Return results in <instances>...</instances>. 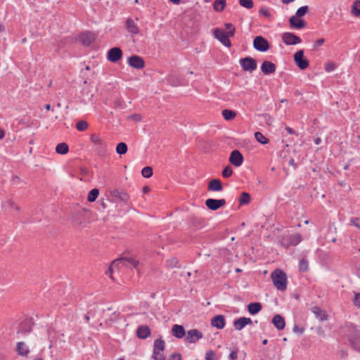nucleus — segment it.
Here are the masks:
<instances>
[{
	"instance_id": "nucleus-40",
	"label": "nucleus",
	"mask_w": 360,
	"mask_h": 360,
	"mask_svg": "<svg viewBox=\"0 0 360 360\" xmlns=\"http://www.w3.org/2000/svg\"><path fill=\"white\" fill-rule=\"evenodd\" d=\"M308 11H309L308 6H303L297 10L295 15H296V17L302 18L305 14H307Z\"/></svg>"
},
{
	"instance_id": "nucleus-6",
	"label": "nucleus",
	"mask_w": 360,
	"mask_h": 360,
	"mask_svg": "<svg viewBox=\"0 0 360 360\" xmlns=\"http://www.w3.org/2000/svg\"><path fill=\"white\" fill-rule=\"evenodd\" d=\"M253 47L257 51L265 52L269 49L270 44L262 36H257L253 40Z\"/></svg>"
},
{
	"instance_id": "nucleus-54",
	"label": "nucleus",
	"mask_w": 360,
	"mask_h": 360,
	"mask_svg": "<svg viewBox=\"0 0 360 360\" xmlns=\"http://www.w3.org/2000/svg\"><path fill=\"white\" fill-rule=\"evenodd\" d=\"M230 360H236L238 358V350L236 349L235 350H232L229 356Z\"/></svg>"
},
{
	"instance_id": "nucleus-23",
	"label": "nucleus",
	"mask_w": 360,
	"mask_h": 360,
	"mask_svg": "<svg viewBox=\"0 0 360 360\" xmlns=\"http://www.w3.org/2000/svg\"><path fill=\"white\" fill-rule=\"evenodd\" d=\"M125 27L128 32L131 33V34L135 35L139 32V27L131 18L127 19L125 22Z\"/></svg>"
},
{
	"instance_id": "nucleus-39",
	"label": "nucleus",
	"mask_w": 360,
	"mask_h": 360,
	"mask_svg": "<svg viewBox=\"0 0 360 360\" xmlns=\"http://www.w3.org/2000/svg\"><path fill=\"white\" fill-rule=\"evenodd\" d=\"M89 124L84 120H80L76 124V129L79 131H84L87 129Z\"/></svg>"
},
{
	"instance_id": "nucleus-9",
	"label": "nucleus",
	"mask_w": 360,
	"mask_h": 360,
	"mask_svg": "<svg viewBox=\"0 0 360 360\" xmlns=\"http://www.w3.org/2000/svg\"><path fill=\"white\" fill-rule=\"evenodd\" d=\"M282 40L283 42L288 46L295 45L302 42V39L300 37L292 32H288L283 33Z\"/></svg>"
},
{
	"instance_id": "nucleus-31",
	"label": "nucleus",
	"mask_w": 360,
	"mask_h": 360,
	"mask_svg": "<svg viewBox=\"0 0 360 360\" xmlns=\"http://www.w3.org/2000/svg\"><path fill=\"white\" fill-rule=\"evenodd\" d=\"M251 200L250 195L247 192H243L239 198L240 205H247L250 203Z\"/></svg>"
},
{
	"instance_id": "nucleus-56",
	"label": "nucleus",
	"mask_w": 360,
	"mask_h": 360,
	"mask_svg": "<svg viewBox=\"0 0 360 360\" xmlns=\"http://www.w3.org/2000/svg\"><path fill=\"white\" fill-rule=\"evenodd\" d=\"M121 106H122V101L120 99H117L114 102V108H120Z\"/></svg>"
},
{
	"instance_id": "nucleus-19",
	"label": "nucleus",
	"mask_w": 360,
	"mask_h": 360,
	"mask_svg": "<svg viewBox=\"0 0 360 360\" xmlns=\"http://www.w3.org/2000/svg\"><path fill=\"white\" fill-rule=\"evenodd\" d=\"M211 325L218 329H222L226 325L224 316L223 315H217L211 320Z\"/></svg>"
},
{
	"instance_id": "nucleus-15",
	"label": "nucleus",
	"mask_w": 360,
	"mask_h": 360,
	"mask_svg": "<svg viewBox=\"0 0 360 360\" xmlns=\"http://www.w3.org/2000/svg\"><path fill=\"white\" fill-rule=\"evenodd\" d=\"M202 338V333L197 329H191L187 332L186 340L190 343H195Z\"/></svg>"
},
{
	"instance_id": "nucleus-64",
	"label": "nucleus",
	"mask_w": 360,
	"mask_h": 360,
	"mask_svg": "<svg viewBox=\"0 0 360 360\" xmlns=\"http://www.w3.org/2000/svg\"><path fill=\"white\" fill-rule=\"evenodd\" d=\"M149 190H150V188H149L148 186H144V187L143 188V193H147V192H148V191H149Z\"/></svg>"
},
{
	"instance_id": "nucleus-18",
	"label": "nucleus",
	"mask_w": 360,
	"mask_h": 360,
	"mask_svg": "<svg viewBox=\"0 0 360 360\" xmlns=\"http://www.w3.org/2000/svg\"><path fill=\"white\" fill-rule=\"evenodd\" d=\"M276 69V65L268 60H264L261 65V70L264 75L274 73Z\"/></svg>"
},
{
	"instance_id": "nucleus-7",
	"label": "nucleus",
	"mask_w": 360,
	"mask_h": 360,
	"mask_svg": "<svg viewBox=\"0 0 360 360\" xmlns=\"http://www.w3.org/2000/svg\"><path fill=\"white\" fill-rule=\"evenodd\" d=\"M294 61L296 65L300 70H305L309 67L308 60L304 57V51L302 49L297 51L293 56Z\"/></svg>"
},
{
	"instance_id": "nucleus-20",
	"label": "nucleus",
	"mask_w": 360,
	"mask_h": 360,
	"mask_svg": "<svg viewBox=\"0 0 360 360\" xmlns=\"http://www.w3.org/2000/svg\"><path fill=\"white\" fill-rule=\"evenodd\" d=\"M151 334L149 326L144 325L140 326L136 330V335L140 339H146Z\"/></svg>"
},
{
	"instance_id": "nucleus-36",
	"label": "nucleus",
	"mask_w": 360,
	"mask_h": 360,
	"mask_svg": "<svg viewBox=\"0 0 360 360\" xmlns=\"http://www.w3.org/2000/svg\"><path fill=\"white\" fill-rule=\"evenodd\" d=\"M116 152L119 155H124L127 152V146L124 142L119 143L116 146Z\"/></svg>"
},
{
	"instance_id": "nucleus-57",
	"label": "nucleus",
	"mask_w": 360,
	"mask_h": 360,
	"mask_svg": "<svg viewBox=\"0 0 360 360\" xmlns=\"http://www.w3.org/2000/svg\"><path fill=\"white\" fill-rule=\"evenodd\" d=\"M324 42L323 39H319L316 41V46H321Z\"/></svg>"
},
{
	"instance_id": "nucleus-11",
	"label": "nucleus",
	"mask_w": 360,
	"mask_h": 360,
	"mask_svg": "<svg viewBox=\"0 0 360 360\" xmlns=\"http://www.w3.org/2000/svg\"><path fill=\"white\" fill-rule=\"evenodd\" d=\"M290 27L293 30H301L306 27L307 22L302 18L292 15L289 18Z\"/></svg>"
},
{
	"instance_id": "nucleus-16",
	"label": "nucleus",
	"mask_w": 360,
	"mask_h": 360,
	"mask_svg": "<svg viewBox=\"0 0 360 360\" xmlns=\"http://www.w3.org/2000/svg\"><path fill=\"white\" fill-rule=\"evenodd\" d=\"M128 63L131 67L136 69H141L144 67L143 59L136 55L130 56L128 59Z\"/></svg>"
},
{
	"instance_id": "nucleus-38",
	"label": "nucleus",
	"mask_w": 360,
	"mask_h": 360,
	"mask_svg": "<svg viewBox=\"0 0 360 360\" xmlns=\"http://www.w3.org/2000/svg\"><path fill=\"white\" fill-rule=\"evenodd\" d=\"M352 12L356 16L360 15V1H355L352 6Z\"/></svg>"
},
{
	"instance_id": "nucleus-12",
	"label": "nucleus",
	"mask_w": 360,
	"mask_h": 360,
	"mask_svg": "<svg viewBox=\"0 0 360 360\" xmlns=\"http://www.w3.org/2000/svg\"><path fill=\"white\" fill-rule=\"evenodd\" d=\"M226 204L224 199L208 198L205 200V205L212 211H216Z\"/></svg>"
},
{
	"instance_id": "nucleus-63",
	"label": "nucleus",
	"mask_w": 360,
	"mask_h": 360,
	"mask_svg": "<svg viewBox=\"0 0 360 360\" xmlns=\"http://www.w3.org/2000/svg\"><path fill=\"white\" fill-rule=\"evenodd\" d=\"M169 1L172 2L174 4H179L181 3V0H169Z\"/></svg>"
},
{
	"instance_id": "nucleus-33",
	"label": "nucleus",
	"mask_w": 360,
	"mask_h": 360,
	"mask_svg": "<svg viewBox=\"0 0 360 360\" xmlns=\"http://www.w3.org/2000/svg\"><path fill=\"white\" fill-rule=\"evenodd\" d=\"M255 139L260 143L264 145L269 143V140L262 133L257 131L255 133Z\"/></svg>"
},
{
	"instance_id": "nucleus-8",
	"label": "nucleus",
	"mask_w": 360,
	"mask_h": 360,
	"mask_svg": "<svg viewBox=\"0 0 360 360\" xmlns=\"http://www.w3.org/2000/svg\"><path fill=\"white\" fill-rule=\"evenodd\" d=\"M239 63L243 70L245 71L252 72L257 69V61L251 57L240 58Z\"/></svg>"
},
{
	"instance_id": "nucleus-34",
	"label": "nucleus",
	"mask_w": 360,
	"mask_h": 360,
	"mask_svg": "<svg viewBox=\"0 0 360 360\" xmlns=\"http://www.w3.org/2000/svg\"><path fill=\"white\" fill-rule=\"evenodd\" d=\"M222 115L226 120H231L236 116V113L233 110L225 109L222 111Z\"/></svg>"
},
{
	"instance_id": "nucleus-17",
	"label": "nucleus",
	"mask_w": 360,
	"mask_h": 360,
	"mask_svg": "<svg viewBox=\"0 0 360 360\" xmlns=\"http://www.w3.org/2000/svg\"><path fill=\"white\" fill-rule=\"evenodd\" d=\"M250 318L240 317L233 321V326L236 330H241L245 326L252 324Z\"/></svg>"
},
{
	"instance_id": "nucleus-45",
	"label": "nucleus",
	"mask_w": 360,
	"mask_h": 360,
	"mask_svg": "<svg viewBox=\"0 0 360 360\" xmlns=\"http://www.w3.org/2000/svg\"><path fill=\"white\" fill-rule=\"evenodd\" d=\"M232 174L233 169L229 165L225 167L222 171V176L224 178H229L232 175Z\"/></svg>"
},
{
	"instance_id": "nucleus-26",
	"label": "nucleus",
	"mask_w": 360,
	"mask_h": 360,
	"mask_svg": "<svg viewBox=\"0 0 360 360\" xmlns=\"http://www.w3.org/2000/svg\"><path fill=\"white\" fill-rule=\"evenodd\" d=\"M349 341L356 350L360 351V330L355 331L351 335Z\"/></svg>"
},
{
	"instance_id": "nucleus-35",
	"label": "nucleus",
	"mask_w": 360,
	"mask_h": 360,
	"mask_svg": "<svg viewBox=\"0 0 360 360\" xmlns=\"http://www.w3.org/2000/svg\"><path fill=\"white\" fill-rule=\"evenodd\" d=\"M99 195V191L98 188H93L91 190L87 196V200L89 202H94Z\"/></svg>"
},
{
	"instance_id": "nucleus-47",
	"label": "nucleus",
	"mask_w": 360,
	"mask_h": 360,
	"mask_svg": "<svg viewBox=\"0 0 360 360\" xmlns=\"http://www.w3.org/2000/svg\"><path fill=\"white\" fill-rule=\"evenodd\" d=\"M205 359L206 360H217L216 358V354L214 351L208 350L205 354Z\"/></svg>"
},
{
	"instance_id": "nucleus-48",
	"label": "nucleus",
	"mask_w": 360,
	"mask_h": 360,
	"mask_svg": "<svg viewBox=\"0 0 360 360\" xmlns=\"http://www.w3.org/2000/svg\"><path fill=\"white\" fill-rule=\"evenodd\" d=\"M259 13L263 15L266 18H270L271 15L269 10L266 8H261L259 11Z\"/></svg>"
},
{
	"instance_id": "nucleus-22",
	"label": "nucleus",
	"mask_w": 360,
	"mask_h": 360,
	"mask_svg": "<svg viewBox=\"0 0 360 360\" xmlns=\"http://www.w3.org/2000/svg\"><path fill=\"white\" fill-rule=\"evenodd\" d=\"M15 351L19 356L27 357L30 354V349L24 342H18L16 345Z\"/></svg>"
},
{
	"instance_id": "nucleus-60",
	"label": "nucleus",
	"mask_w": 360,
	"mask_h": 360,
	"mask_svg": "<svg viewBox=\"0 0 360 360\" xmlns=\"http://www.w3.org/2000/svg\"><path fill=\"white\" fill-rule=\"evenodd\" d=\"M133 117L134 119L136 120V121H140L141 120V115H139V114H135L133 115Z\"/></svg>"
},
{
	"instance_id": "nucleus-61",
	"label": "nucleus",
	"mask_w": 360,
	"mask_h": 360,
	"mask_svg": "<svg viewBox=\"0 0 360 360\" xmlns=\"http://www.w3.org/2000/svg\"><path fill=\"white\" fill-rule=\"evenodd\" d=\"M5 136L4 131L0 128V140L2 139Z\"/></svg>"
},
{
	"instance_id": "nucleus-41",
	"label": "nucleus",
	"mask_w": 360,
	"mask_h": 360,
	"mask_svg": "<svg viewBox=\"0 0 360 360\" xmlns=\"http://www.w3.org/2000/svg\"><path fill=\"white\" fill-rule=\"evenodd\" d=\"M224 27L226 30V32H227L229 36H234V34L236 32V28L232 23H225Z\"/></svg>"
},
{
	"instance_id": "nucleus-25",
	"label": "nucleus",
	"mask_w": 360,
	"mask_h": 360,
	"mask_svg": "<svg viewBox=\"0 0 360 360\" xmlns=\"http://www.w3.org/2000/svg\"><path fill=\"white\" fill-rule=\"evenodd\" d=\"M272 323L278 330H283L285 326V321L284 318L280 315L276 314L272 319Z\"/></svg>"
},
{
	"instance_id": "nucleus-10",
	"label": "nucleus",
	"mask_w": 360,
	"mask_h": 360,
	"mask_svg": "<svg viewBox=\"0 0 360 360\" xmlns=\"http://www.w3.org/2000/svg\"><path fill=\"white\" fill-rule=\"evenodd\" d=\"M123 53L120 48L113 47L111 48L107 54V59L112 63H117L122 57Z\"/></svg>"
},
{
	"instance_id": "nucleus-42",
	"label": "nucleus",
	"mask_w": 360,
	"mask_h": 360,
	"mask_svg": "<svg viewBox=\"0 0 360 360\" xmlns=\"http://www.w3.org/2000/svg\"><path fill=\"white\" fill-rule=\"evenodd\" d=\"M153 169L151 167H145L141 170V174L145 178H150L153 175Z\"/></svg>"
},
{
	"instance_id": "nucleus-29",
	"label": "nucleus",
	"mask_w": 360,
	"mask_h": 360,
	"mask_svg": "<svg viewBox=\"0 0 360 360\" xmlns=\"http://www.w3.org/2000/svg\"><path fill=\"white\" fill-rule=\"evenodd\" d=\"M69 151V146L66 143H60L56 147V152L58 154L65 155Z\"/></svg>"
},
{
	"instance_id": "nucleus-13",
	"label": "nucleus",
	"mask_w": 360,
	"mask_h": 360,
	"mask_svg": "<svg viewBox=\"0 0 360 360\" xmlns=\"http://www.w3.org/2000/svg\"><path fill=\"white\" fill-rule=\"evenodd\" d=\"M81 43L86 46H89L96 40V35L91 32H85L79 36Z\"/></svg>"
},
{
	"instance_id": "nucleus-21",
	"label": "nucleus",
	"mask_w": 360,
	"mask_h": 360,
	"mask_svg": "<svg viewBox=\"0 0 360 360\" xmlns=\"http://www.w3.org/2000/svg\"><path fill=\"white\" fill-rule=\"evenodd\" d=\"M311 311L319 320L323 321L328 319V316L326 312L319 307L314 306L311 307Z\"/></svg>"
},
{
	"instance_id": "nucleus-44",
	"label": "nucleus",
	"mask_w": 360,
	"mask_h": 360,
	"mask_svg": "<svg viewBox=\"0 0 360 360\" xmlns=\"http://www.w3.org/2000/svg\"><path fill=\"white\" fill-rule=\"evenodd\" d=\"M166 263H167V267L173 269L175 267H178L179 261L176 257H172V258L167 259Z\"/></svg>"
},
{
	"instance_id": "nucleus-51",
	"label": "nucleus",
	"mask_w": 360,
	"mask_h": 360,
	"mask_svg": "<svg viewBox=\"0 0 360 360\" xmlns=\"http://www.w3.org/2000/svg\"><path fill=\"white\" fill-rule=\"evenodd\" d=\"M353 302L356 307H360V292L355 294Z\"/></svg>"
},
{
	"instance_id": "nucleus-2",
	"label": "nucleus",
	"mask_w": 360,
	"mask_h": 360,
	"mask_svg": "<svg viewBox=\"0 0 360 360\" xmlns=\"http://www.w3.org/2000/svg\"><path fill=\"white\" fill-rule=\"evenodd\" d=\"M139 262L134 258L121 257L112 262L108 270L106 271V274H108L109 272L112 274L115 269H118L120 266H127L135 268L137 266Z\"/></svg>"
},
{
	"instance_id": "nucleus-30",
	"label": "nucleus",
	"mask_w": 360,
	"mask_h": 360,
	"mask_svg": "<svg viewBox=\"0 0 360 360\" xmlns=\"http://www.w3.org/2000/svg\"><path fill=\"white\" fill-rule=\"evenodd\" d=\"M165 347V342L161 338L157 339L154 342L153 351L163 352Z\"/></svg>"
},
{
	"instance_id": "nucleus-58",
	"label": "nucleus",
	"mask_w": 360,
	"mask_h": 360,
	"mask_svg": "<svg viewBox=\"0 0 360 360\" xmlns=\"http://www.w3.org/2000/svg\"><path fill=\"white\" fill-rule=\"evenodd\" d=\"M285 130L288 131V133L289 134H295V131L290 128V127H285Z\"/></svg>"
},
{
	"instance_id": "nucleus-53",
	"label": "nucleus",
	"mask_w": 360,
	"mask_h": 360,
	"mask_svg": "<svg viewBox=\"0 0 360 360\" xmlns=\"http://www.w3.org/2000/svg\"><path fill=\"white\" fill-rule=\"evenodd\" d=\"M119 198H120L121 200L127 202L129 200V196L127 194V193L122 191L120 193Z\"/></svg>"
},
{
	"instance_id": "nucleus-37",
	"label": "nucleus",
	"mask_w": 360,
	"mask_h": 360,
	"mask_svg": "<svg viewBox=\"0 0 360 360\" xmlns=\"http://www.w3.org/2000/svg\"><path fill=\"white\" fill-rule=\"evenodd\" d=\"M309 269V262L306 258H302L299 263V270L302 272L307 271Z\"/></svg>"
},
{
	"instance_id": "nucleus-3",
	"label": "nucleus",
	"mask_w": 360,
	"mask_h": 360,
	"mask_svg": "<svg viewBox=\"0 0 360 360\" xmlns=\"http://www.w3.org/2000/svg\"><path fill=\"white\" fill-rule=\"evenodd\" d=\"M90 141L94 145V150L99 156H105L107 153V143L97 134L90 136Z\"/></svg>"
},
{
	"instance_id": "nucleus-14",
	"label": "nucleus",
	"mask_w": 360,
	"mask_h": 360,
	"mask_svg": "<svg viewBox=\"0 0 360 360\" xmlns=\"http://www.w3.org/2000/svg\"><path fill=\"white\" fill-rule=\"evenodd\" d=\"M230 162L236 167H240L243 162V156L238 150L231 152L229 157Z\"/></svg>"
},
{
	"instance_id": "nucleus-24",
	"label": "nucleus",
	"mask_w": 360,
	"mask_h": 360,
	"mask_svg": "<svg viewBox=\"0 0 360 360\" xmlns=\"http://www.w3.org/2000/svg\"><path fill=\"white\" fill-rule=\"evenodd\" d=\"M207 189L212 191H221L223 190L222 184L219 179H213L209 182Z\"/></svg>"
},
{
	"instance_id": "nucleus-27",
	"label": "nucleus",
	"mask_w": 360,
	"mask_h": 360,
	"mask_svg": "<svg viewBox=\"0 0 360 360\" xmlns=\"http://www.w3.org/2000/svg\"><path fill=\"white\" fill-rule=\"evenodd\" d=\"M172 335L177 338H182L186 334L184 327L177 324L172 326Z\"/></svg>"
},
{
	"instance_id": "nucleus-28",
	"label": "nucleus",
	"mask_w": 360,
	"mask_h": 360,
	"mask_svg": "<svg viewBox=\"0 0 360 360\" xmlns=\"http://www.w3.org/2000/svg\"><path fill=\"white\" fill-rule=\"evenodd\" d=\"M262 306L259 302H252L248 304V310L252 315L259 313L262 310Z\"/></svg>"
},
{
	"instance_id": "nucleus-4",
	"label": "nucleus",
	"mask_w": 360,
	"mask_h": 360,
	"mask_svg": "<svg viewBox=\"0 0 360 360\" xmlns=\"http://www.w3.org/2000/svg\"><path fill=\"white\" fill-rule=\"evenodd\" d=\"M302 236L300 233H294L291 235L283 236L281 237V243L285 248L290 246H295L302 241Z\"/></svg>"
},
{
	"instance_id": "nucleus-62",
	"label": "nucleus",
	"mask_w": 360,
	"mask_h": 360,
	"mask_svg": "<svg viewBox=\"0 0 360 360\" xmlns=\"http://www.w3.org/2000/svg\"><path fill=\"white\" fill-rule=\"evenodd\" d=\"M295 0H281V1L284 4H288L290 3H292Z\"/></svg>"
},
{
	"instance_id": "nucleus-32",
	"label": "nucleus",
	"mask_w": 360,
	"mask_h": 360,
	"mask_svg": "<svg viewBox=\"0 0 360 360\" xmlns=\"http://www.w3.org/2000/svg\"><path fill=\"white\" fill-rule=\"evenodd\" d=\"M226 6V0H215L213 8L216 11H222Z\"/></svg>"
},
{
	"instance_id": "nucleus-55",
	"label": "nucleus",
	"mask_w": 360,
	"mask_h": 360,
	"mask_svg": "<svg viewBox=\"0 0 360 360\" xmlns=\"http://www.w3.org/2000/svg\"><path fill=\"white\" fill-rule=\"evenodd\" d=\"M304 330L303 328H300L297 325H295L293 327V331L295 333H297L298 334H302L304 333Z\"/></svg>"
},
{
	"instance_id": "nucleus-46",
	"label": "nucleus",
	"mask_w": 360,
	"mask_h": 360,
	"mask_svg": "<svg viewBox=\"0 0 360 360\" xmlns=\"http://www.w3.org/2000/svg\"><path fill=\"white\" fill-rule=\"evenodd\" d=\"M153 358L154 360H165V357L162 352L153 351Z\"/></svg>"
},
{
	"instance_id": "nucleus-50",
	"label": "nucleus",
	"mask_w": 360,
	"mask_h": 360,
	"mask_svg": "<svg viewBox=\"0 0 360 360\" xmlns=\"http://www.w3.org/2000/svg\"><path fill=\"white\" fill-rule=\"evenodd\" d=\"M169 360H181V355L179 352L172 353L169 356Z\"/></svg>"
},
{
	"instance_id": "nucleus-49",
	"label": "nucleus",
	"mask_w": 360,
	"mask_h": 360,
	"mask_svg": "<svg viewBox=\"0 0 360 360\" xmlns=\"http://www.w3.org/2000/svg\"><path fill=\"white\" fill-rule=\"evenodd\" d=\"M350 224L360 229V218L352 217L350 219Z\"/></svg>"
},
{
	"instance_id": "nucleus-43",
	"label": "nucleus",
	"mask_w": 360,
	"mask_h": 360,
	"mask_svg": "<svg viewBox=\"0 0 360 360\" xmlns=\"http://www.w3.org/2000/svg\"><path fill=\"white\" fill-rule=\"evenodd\" d=\"M239 4L245 8L250 9L254 6L252 0H239Z\"/></svg>"
},
{
	"instance_id": "nucleus-52",
	"label": "nucleus",
	"mask_w": 360,
	"mask_h": 360,
	"mask_svg": "<svg viewBox=\"0 0 360 360\" xmlns=\"http://www.w3.org/2000/svg\"><path fill=\"white\" fill-rule=\"evenodd\" d=\"M335 68V65L333 63H328L326 65L325 70L326 72H331L334 70Z\"/></svg>"
},
{
	"instance_id": "nucleus-5",
	"label": "nucleus",
	"mask_w": 360,
	"mask_h": 360,
	"mask_svg": "<svg viewBox=\"0 0 360 360\" xmlns=\"http://www.w3.org/2000/svg\"><path fill=\"white\" fill-rule=\"evenodd\" d=\"M214 34L215 38L217 39L224 46L229 48L231 46V42L229 38L232 37V36H229L226 31L219 28H216L214 30Z\"/></svg>"
},
{
	"instance_id": "nucleus-1",
	"label": "nucleus",
	"mask_w": 360,
	"mask_h": 360,
	"mask_svg": "<svg viewBox=\"0 0 360 360\" xmlns=\"http://www.w3.org/2000/svg\"><path fill=\"white\" fill-rule=\"evenodd\" d=\"M274 286L279 290L283 291L287 288V276L279 269H275L271 274Z\"/></svg>"
},
{
	"instance_id": "nucleus-59",
	"label": "nucleus",
	"mask_w": 360,
	"mask_h": 360,
	"mask_svg": "<svg viewBox=\"0 0 360 360\" xmlns=\"http://www.w3.org/2000/svg\"><path fill=\"white\" fill-rule=\"evenodd\" d=\"M98 202H100V204L102 206L103 209H105L107 207V205H106V203L105 202V201L103 200H99Z\"/></svg>"
}]
</instances>
